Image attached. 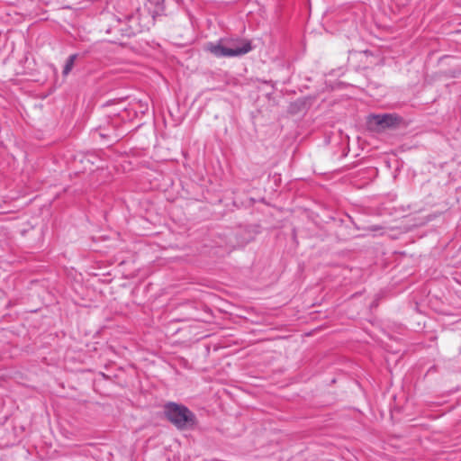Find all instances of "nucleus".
Segmentation results:
<instances>
[{
    "label": "nucleus",
    "mask_w": 461,
    "mask_h": 461,
    "mask_svg": "<svg viewBox=\"0 0 461 461\" xmlns=\"http://www.w3.org/2000/svg\"><path fill=\"white\" fill-rule=\"evenodd\" d=\"M252 50L251 42L243 39H221L217 42H207L204 50L216 58H231L249 53Z\"/></svg>",
    "instance_id": "nucleus-1"
},
{
    "label": "nucleus",
    "mask_w": 461,
    "mask_h": 461,
    "mask_svg": "<svg viewBox=\"0 0 461 461\" xmlns=\"http://www.w3.org/2000/svg\"><path fill=\"white\" fill-rule=\"evenodd\" d=\"M165 415L178 429L193 425L195 420L194 414L187 407L175 402L165 405Z\"/></svg>",
    "instance_id": "nucleus-2"
},
{
    "label": "nucleus",
    "mask_w": 461,
    "mask_h": 461,
    "mask_svg": "<svg viewBox=\"0 0 461 461\" xmlns=\"http://www.w3.org/2000/svg\"><path fill=\"white\" fill-rule=\"evenodd\" d=\"M371 122L382 128L391 127L397 122V118L392 114H375L371 117Z\"/></svg>",
    "instance_id": "nucleus-3"
},
{
    "label": "nucleus",
    "mask_w": 461,
    "mask_h": 461,
    "mask_svg": "<svg viewBox=\"0 0 461 461\" xmlns=\"http://www.w3.org/2000/svg\"><path fill=\"white\" fill-rule=\"evenodd\" d=\"M77 58V54H72L68 58L62 71L64 76H68L69 72L72 70Z\"/></svg>",
    "instance_id": "nucleus-4"
},
{
    "label": "nucleus",
    "mask_w": 461,
    "mask_h": 461,
    "mask_svg": "<svg viewBox=\"0 0 461 461\" xmlns=\"http://www.w3.org/2000/svg\"><path fill=\"white\" fill-rule=\"evenodd\" d=\"M371 230H378V228L377 227H372Z\"/></svg>",
    "instance_id": "nucleus-5"
}]
</instances>
